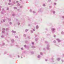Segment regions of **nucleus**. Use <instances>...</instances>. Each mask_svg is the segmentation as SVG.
<instances>
[{
  "label": "nucleus",
  "instance_id": "1",
  "mask_svg": "<svg viewBox=\"0 0 64 64\" xmlns=\"http://www.w3.org/2000/svg\"><path fill=\"white\" fill-rule=\"evenodd\" d=\"M45 6V4H43V6Z\"/></svg>",
  "mask_w": 64,
  "mask_h": 64
},
{
  "label": "nucleus",
  "instance_id": "2",
  "mask_svg": "<svg viewBox=\"0 0 64 64\" xmlns=\"http://www.w3.org/2000/svg\"><path fill=\"white\" fill-rule=\"evenodd\" d=\"M55 30V29L54 28H53L52 30Z\"/></svg>",
  "mask_w": 64,
  "mask_h": 64
},
{
  "label": "nucleus",
  "instance_id": "3",
  "mask_svg": "<svg viewBox=\"0 0 64 64\" xmlns=\"http://www.w3.org/2000/svg\"><path fill=\"white\" fill-rule=\"evenodd\" d=\"M34 44V43H33V42L32 43V44Z\"/></svg>",
  "mask_w": 64,
  "mask_h": 64
},
{
  "label": "nucleus",
  "instance_id": "4",
  "mask_svg": "<svg viewBox=\"0 0 64 64\" xmlns=\"http://www.w3.org/2000/svg\"><path fill=\"white\" fill-rule=\"evenodd\" d=\"M33 31H35L34 29H33Z\"/></svg>",
  "mask_w": 64,
  "mask_h": 64
},
{
  "label": "nucleus",
  "instance_id": "5",
  "mask_svg": "<svg viewBox=\"0 0 64 64\" xmlns=\"http://www.w3.org/2000/svg\"><path fill=\"white\" fill-rule=\"evenodd\" d=\"M21 49H22V50H23V48H21Z\"/></svg>",
  "mask_w": 64,
  "mask_h": 64
},
{
  "label": "nucleus",
  "instance_id": "6",
  "mask_svg": "<svg viewBox=\"0 0 64 64\" xmlns=\"http://www.w3.org/2000/svg\"><path fill=\"white\" fill-rule=\"evenodd\" d=\"M3 21H4V22H5V20H3Z\"/></svg>",
  "mask_w": 64,
  "mask_h": 64
},
{
  "label": "nucleus",
  "instance_id": "7",
  "mask_svg": "<svg viewBox=\"0 0 64 64\" xmlns=\"http://www.w3.org/2000/svg\"><path fill=\"white\" fill-rule=\"evenodd\" d=\"M18 2V1H16V2H17H17Z\"/></svg>",
  "mask_w": 64,
  "mask_h": 64
},
{
  "label": "nucleus",
  "instance_id": "8",
  "mask_svg": "<svg viewBox=\"0 0 64 64\" xmlns=\"http://www.w3.org/2000/svg\"><path fill=\"white\" fill-rule=\"evenodd\" d=\"M25 46V47L26 46Z\"/></svg>",
  "mask_w": 64,
  "mask_h": 64
},
{
  "label": "nucleus",
  "instance_id": "9",
  "mask_svg": "<svg viewBox=\"0 0 64 64\" xmlns=\"http://www.w3.org/2000/svg\"><path fill=\"white\" fill-rule=\"evenodd\" d=\"M11 1H10V2Z\"/></svg>",
  "mask_w": 64,
  "mask_h": 64
},
{
  "label": "nucleus",
  "instance_id": "10",
  "mask_svg": "<svg viewBox=\"0 0 64 64\" xmlns=\"http://www.w3.org/2000/svg\"><path fill=\"white\" fill-rule=\"evenodd\" d=\"M10 3H8V4H10Z\"/></svg>",
  "mask_w": 64,
  "mask_h": 64
}]
</instances>
